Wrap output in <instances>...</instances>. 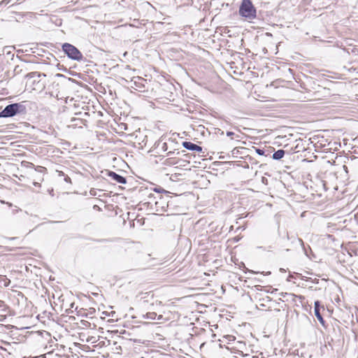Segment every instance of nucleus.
Segmentation results:
<instances>
[{
  "label": "nucleus",
  "instance_id": "obj_23",
  "mask_svg": "<svg viewBox=\"0 0 358 358\" xmlns=\"http://www.w3.org/2000/svg\"><path fill=\"white\" fill-rule=\"evenodd\" d=\"M33 184L34 186H39V183L37 182H34Z\"/></svg>",
  "mask_w": 358,
  "mask_h": 358
},
{
  "label": "nucleus",
  "instance_id": "obj_14",
  "mask_svg": "<svg viewBox=\"0 0 358 358\" xmlns=\"http://www.w3.org/2000/svg\"><path fill=\"white\" fill-rule=\"evenodd\" d=\"M138 81H135L134 84L138 88L144 87V85L142 83L145 80L143 79H141V78H138Z\"/></svg>",
  "mask_w": 358,
  "mask_h": 358
},
{
  "label": "nucleus",
  "instance_id": "obj_5",
  "mask_svg": "<svg viewBox=\"0 0 358 358\" xmlns=\"http://www.w3.org/2000/svg\"><path fill=\"white\" fill-rule=\"evenodd\" d=\"M155 149H159V150L162 152H166L169 149L170 150L167 152V156H171L176 153V151L177 149L172 148L171 146L169 145L166 142H163V139L161 138L158 141L155 142L154 145Z\"/></svg>",
  "mask_w": 358,
  "mask_h": 358
},
{
  "label": "nucleus",
  "instance_id": "obj_9",
  "mask_svg": "<svg viewBox=\"0 0 358 358\" xmlns=\"http://www.w3.org/2000/svg\"><path fill=\"white\" fill-rule=\"evenodd\" d=\"M234 348L237 350L238 355V352H241L240 350H243L244 352H251L253 353V350L252 349L250 350V345L247 347L246 343L243 341H238Z\"/></svg>",
  "mask_w": 358,
  "mask_h": 358
},
{
  "label": "nucleus",
  "instance_id": "obj_22",
  "mask_svg": "<svg viewBox=\"0 0 358 358\" xmlns=\"http://www.w3.org/2000/svg\"><path fill=\"white\" fill-rule=\"evenodd\" d=\"M59 176H65L64 173L62 171L59 172Z\"/></svg>",
  "mask_w": 358,
  "mask_h": 358
},
{
  "label": "nucleus",
  "instance_id": "obj_18",
  "mask_svg": "<svg viewBox=\"0 0 358 358\" xmlns=\"http://www.w3.org/2000/svg\"><path fill=\"white\" fill-rule=\"evenodd\" d=\"M64 180L66 182H71V178L68 176H65L64 177Z\"/></svg>",
  "mask_w": 358,
  "mask_h": 358
},
{
  "label": "nucleus",
  "instance_id": "obj_12",
  "mask_svg": "<svg viewBox=\"0 0 358 358\" xmlns=\"http://www.w3.org/2000/svg\"><path fill=\"white\" fill-rule=\"evenodd\" d=\"M240 352L238 355L243 358H259V355H261V354L252 355L250 354V352H244L243 350H240Z\"/></svg>",
  "mask_w": 358,
  "mask_h": 358
},
{
  "label": "nucleus",
  "instance_id": "obj_11",
  "mask_svg": "<svg viewBox=\"0 0 358 358\" xmlns=\"http://www.w3.org/2000/svg\"><path fill=\"white\" fill-rule=\"evenodd\" d=\"M285 153V150H278L273 154L272 158L275 160H280L284 157Z\"/></svg>",
  "mask_w": 358,
  "mask_h": 358
},
{
  "label": "nucleus",
  "instance_id": "obj_10",
  "mask_svg": "<svg viewBox=\"0 0 358 358\" xmlns=\"http://www.w3.org/2000/svg\"><path fill=\"white\" fill-rule=\"evenodd\" d=\"M157 317V320H162L163 318L162 315H159L157 316V314L154 311L148 312L147 313L143 314L142 315V317L143 319L151 320H155Z\"/></svg>",
  "mask_w": 358,
  "mask_h": 358
},
{
  "label": "nucleus",
  "instance_id": "obj_19",
  "mask_svg": "<svg viewBox=\"0 0 358 358\" xmlns=\"http://www.w3.org/2000/svg\"><path fill=\"white\" fill-rule=\"evenodd\" d=\"M234 135V132H232V131H227V136H229V137H231V138H232V136H233Z\"/></svg>",
  "mask_w": 358,
  "mask_h": 358
},
{
  "label": "nucleus",
  "instance_id": "obj_1",
  "mask_svg": "<svg viewBox=\"0 0 358 358\" xmlns=\"http://www.w3.org/2000/svg\"><path fill=\"white\" fill-rule=\"evenodd\" d=\"M149 201L145 202L143 205H147L150 210L155 211L157 213H162L166 212L168 208V202L166 198L163 197L160 194L155 196L152 194L148 196Z\"/></svg>",
  "mask_w": 358,
  "mask_h": 358
},
{
  "label": "nucleus",
  "instance_id": "obj_7",
  "mask_svg": "<svg viewBox=\"0 0 358 358\" xmlns=\"http://www.w3.org/2000/svg\"><path fill=\"white\" fill-rule=\"evenodd\" d=\"M314 312H315V315L316 316V317L317 318V320L320 321V322L324 325V320L322 316V314L320 313V310L321 308L322 310H324V306H320V303L319 301H315V304H314Z\"/></svg>",
  "mask_w": 358,
  "mask_h": 358
},
{
  "label": "nucleus",
  "instance_id": "obj_3",
  "mask_svg": "<svg viewBox=\"0 0 358 358\" xmlns=\"http://www.w3.org/2000/svg\"><path fill=\"white\" fill-rule=\"evenodd\" d=\"M238 12L240 15L248 19L256 17V9L250 0H243Z\"/></svg>",
  "mask_w": 358,
  "mask_h": 358
},
{
  "label": "nucleus",
  "instance_id": "obj_16",
  "mask_svg": "<svg viewBox=\"0 0 358 358\" xmlns=\"http://www.w3.org/2000/svg\"><path fill=\"white\" fill-rule=\"evenodd\" d=\"M3 280L4 282V286L8 287L9 285L10 282V280L8 279L6 277H3Z\"/></svg>",
  "mask_w": 358,
  "mask_h": 358
},
{
  "label": "nucleus",
  "instance_id": "obj_21",
  "mask_svg": "<svg viewBox=\"0 0 358 358\" xmlns=\"http://www.w3.org/2000/svg\"><path fill=\"white\" fill-rule=\"evenodd\" d=\"M155 191L157 192V193H160L161 192V189L155 188ZM162 191H165V190L162 189Z\"/></svg>",
  "mask_w": 358,
  "mask_h": 358
},
{
  "label": "nucleus",
  "instance_id": "obj_20",
  "mask_svg": "<svg viewBox=\"0 0 358 358\" xmlns=\"http://www.w3.org/2000/svg\"><path fill=\"white\" fill-rule=\"evenodd\" d=\"M352 52H354L356 55H358V49L353 48L352 49Z\"/></svg>",
  "mask_w": 358,
  "mask_h": 358
},
{
  "label": "nucleus",
  "instance_id": "obj_15",
  "mask_svg": "<svg viewBox=\"0 0 358 358\" xmlns=\"http://www.w3.org/2000/svg\"><path fill=\"white\" fill-rule=\"evenodd\" d=\"M255 151L259 155H265V152L262 149L255 148Z\"/></svg>",
  "mask_w": 358,
  "mask_h": 358
},
{
  "label": "nucleus",
  "instance_id": "obj_6",
  "mask_svg": "<svg viewBox=\"0 0 358 358\" xmlns=\"http://www.w3.org/2000/svg\"><path fill=\"white\" fill-rule=\"evenodd\" d=\"M106 176L117 183L125 184L127 182V180L124 177L116 173L115 172L108 171Z\"/></svg>",
  "mask_w": 358,
  "mask_h": 358
},
{
  "label": "nucleus",
  "instance_id": "obj_2",
  "mask_svg": "<svg viewBox=\"0 0 358 358\" xmlns=\"http://www.w3.org/2000/svg\"><path fill=\"white\" fill-rule=\"evenodd\" d=\"M26 112V107L22 103H11L0 112V117H11L17 114H25Z\"/></svg>",
  "mask_w": 358,
  "mask_h": 358
},
{
  "label": "nucleus",
  "instance_id": "obj_8",
  "mask_svg": "<svg viewBox=\"0 0 358 358\" xmlns=\"http://www.w3.org/2000/svg\"><path fill=\"white\" fill-rule=\"evenodd\" d=\"M182 146L185 149L189 150L196 151V152H199L202 151V147H201L195 143H193L190 141H184L182 143Z\"/></svg>",
  "mask_w": 358,
  "mask_h": 358
},
{
  "label": "nucleus",
  "instance_id": "obj_17",
  "mask_svg": "<svg viewBox=\"0 0 358 358\" xmlns=\"http://www.w3.org/2000/svg\"><path fill=\"white\" fill-rule=\"evenodd\" d=\"M298 241L299 242V243L301 244V245L303 247V250H304V251H305V253H306V255H307V252H306V248H305V247H304L303 241H302V239H301V238H298Z\"/></svg>",
  "mask_w": 358,
  "mask_h": 358
},
{
  "label": "nucleus",
  "instance_id": "obj_26",
  "mask_svg": "<svg viewBox=\"0 0 358 358\" xmlns=\"http://www.w3.org/2000/svg\"><path fill=\"white\" fill-rule=\"evenodd\" d=\"M141 358H144V357H141Z\"/></svg>",
  "mask_w": 358,
  "mask_h": 358
},
{
  "label": "nucleus",
  "instance_id": "obj_13",
  "mask_svg": "<svg viewBox=\"0 0 358 358\" xmlns=\"http://www.w3.org/2000/svg\"><path fill=\"white\" fill-rule=\"evenodd\" d=\"M57 76L61 78V83L63 84L69 83L71 81V78H69L64 75L58 73L57 74Z\"/></svg>",
  "mask_w": 358,
  "mask_h": 358
},
{
  "label": "nucleus",
  "instance_id": "obj_24",
  "mask_svg": "<svg viewBox=\"0 0 358 358\" xmlns=\"http://www.w3.org/2000/svg\"><path fill=\"white\" fill-rule=\"evenodd\" d=\"M40 169H41V171L42 170H45V167H40Z\"/></svg>",
  "mask_w": 358,
  "mask_h": 358
},
{
  "label": "nucleus",
  "instance_id": "obj_25",
  "mask_svg": "<svg viewBox=\"0 0 358 358\" xmlns=\"http://www.w3.org/2000/svg\"><path fill=\"white\" fill-rule=\"evenodd\" d=\"M90 194H91L92 195H94V192H93L92 190H91V191H90Z\"/></svg>",
  "mask_w": 358,
  "mask_h": 358
},
{
  "label": "nucleus",
  "instance_id": "obj_4",
  "mask_svg": "<svg viewBox=\"0 0 358 358\" xmlns=\"http://www.w3.org/2000/svg\"><path fill=\"white\" fill-rule=\"evenodd\" d=\"M62 48L68 57L73 60L81 61L83 59L81 52L72 44L64 43L62 44Z\"/></svg>",
  "mask_w": 358,
  "mask_h": 358
}]
</instances>
